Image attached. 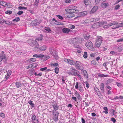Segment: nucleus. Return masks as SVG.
Wrapping results in <instances>:
<instances>
[{
  "label": "nucleus",
  "instance_id": "0eeeda50",
  "mask_svg": "<svg viewBox=\"0 0 123 123\" xmlns=\"http://www.w3.org/2000/svg\"><path fill=\"white\" fill-rule=\"evenodd\" d=\"M117 23L116 22H113L105 26L104 27L105 28H107L112 25H117Z\"/></svg>",
  "mask_w": 123,
  "mask_h": 123
},
{
  "label": "nucleus",
  "instance_id": "aec40b11",
  "mask_svg": "<svg viewBox=\"0 0 123 123\" xmlns=\"http://www.w3.org/2000/svg\"><path fill=\"white\" fill-rule=\"evenodd\" d=\"M84 74V76L86 78H88V76L87 73L86 72V71L85 70H83V71L82 72Z\"/></svg>",
  "mask_w": 123,
  "mask_h": 123
},
{
  "label": "nucleus",
  "instance_id": "338daca9",
  "mask_svg": "<svg viewBox=\"0 0 123 123\" xmlns=\"http://www.w3.org/2000/svg\"><path fill=\"white\" fill-rule=\"evenodd\" d=\"M91 64H93L94 65H95L96 63L95 61L93 60L91 62Z\"/></svg>",
  "mask_w": 123,
  "mask_h": 123
},
{
  "label": "nucleus",
  "instance_id": "9b49d317",
  "mask_svg": "<svg viewBox=\"0 0 123 123\" xmlns=\"http://www.w3.org/2000/svg\"><path fill=\"white\" fill-rule=\"evenodd\" d=\"M100 87V90L102 92L104 93L105 92L104 85L103 83H102L101 84Z\"/></svg>",
  "mask_w": 123,
  "mask_h": 123
},
{
  "label": "nucleus",
  "instance_id": "13d9d810",
  "mask_svg": "<svg viewBox=\"0 0 123 123\" xmlns=\"http://www.w3.org/2000/svg\"><path fill=\"white\" fill-rule=\"evenodd\" d=\"M111 120L114 123L116 122V120L114 118L112 117L111 118Z\"/></svg>",
  "mask_w": 123,
  "mask_h": 123
},
{
  "label": "nucleus",
  "instance_id": "bf43d9fd",
  "mask_svg": "<svg viewBox=\"0 0 123 123\" xmlns=\"http://www.w3.org/2000/svg\"><path fill=\"white\" fill-rule=\"evenodd\" d=\"M120 7L119 5H118L116 6L115 8L116 10H117Z\"/></svg>",
  "mask_w": 123,
  "mask_h": 123
},
{
  "label": "nucleus",
  "instance_id": "9d476101",
  "mask_svg": "<svg viewBox=\"0 0 123 123\" xmlns=\"http://www.w3.org/2000/svg\"><path fill=\"white\" fill-rule=\"evenodd\" d=\"M103 41L102 38L100 36L97 37L96 38V42H99V43H101Z\"/></svg>",
  "mask_w": 123,
  "mask_h": 123
},
{
  "label": "nucleus",
  "instance_id": "0e129e2a",
  "mask_svg": "<svg viewBox=\"0 0 123 123\" xmlns=\"http://www.w3.org/2000/svg\"><path fill=\"white\" fill-rule=\"evenodd\" d=\"M0 116L2 117H4L5 116V114L4 113H1L0 114Z\"/></svg>",
  "mask_w": 123,
  "mask_h": 123
},
{
  "label": "nucleus",
  "instance_id": "58836bf2",
  "mask_svg": "<svg viewBox=\"0 0 123 123\" xmlns=\"http://www.w3.org/2000/svg\"><path fill=\"white\" fill-rule=\"evenodd\" d=\"M6 5H7V7L10 8L12 7V5L10 3H7Z\"/></svg>",
  "mask_w": 123,
  "mask_h": 123
},
{
  "label": "nucleus",
  "instance_id": "4d7b16f0",
  "mask_svg": "<svg viewBox=\"0 0 123 123\" xmlns=\"http://www.w3.org/2000/svg\"><path fill=\"white\" fill-rule=\"evenodd\" d=\"M35 71L34 69H33L31 70V72H30L31 74V75H33L34 74V73L35 72Z\"/></svg>",
  "mask_w": 123,
  "mask_h": 123
},
{
  "label": "nucleus",
  "instance_id": "052dcab7",
  "mask_svg": "<svg viewBox=\"0 0 123 123\" xmlns=\"http://www.w3.org/2000/svg\"><path fill=\"white\" fill-rule=\"evenodd\" d=\"M49 66L50 67H51L53 68L54 67V63H51L50 64Z\"/></svg>",
  "mask_w": 123,
  "mask_h": 123
},
{
  "label": "nucleus",
  "instance_id": "4c0bfd02",
  "mask_svg": "<svg viewBox=\"0 0 123 123\" xmlns=\"http://www.w3.org/2000/svg\"><path fill=\"white\" fill-rule=\"evenodd\" d=\"M55 73L56 74H57L58 73L59 68L57 67L55 68L54 69Z\"/></svg>",
  "mask_w": 123,
  "mask_h": 123
},
{
  "label": "nucleus",
  "instance_id": "7ed1b4c3",
  "mask_svg": "<svg viewBox=\"0 0 123 123\" xmlns=\"http://www.w3.org/2000/svg\"><path fill=\"white\" fill-rule=\"evenodd\" d=\"M0 59H1V61L3 60V61H4L5 62H6V57L5 54H4V52L3 51L0 54Z\"/></svg>",
  "mask_w": 123,
  "mask_h": 123
},
{
  "label": "nucleus",
  "instance_id": "f257e3e1",
  "mask_svg": "<svg viewBox=\"0 0 123 123\" xmlns=\"http://www.w3.org/2000/svg\"><path fill=\"white\" fill-rule=\"evenodd\" d=\"M85 45L88 49L92 51L94 50L92 44L90 41H87L85 43Z\"/></svg>",
  "mask_w": 123,
  "mask_h": 123
},
{
  "label": "nucleus",
  "instance_id": "dca6fc26",
  "mask_svg": "<svg viewBox=\"0 0 123 123\" xmlns=\"http://www.w3.org/2000/svg\"><path fill=\"white\" fill-rule=\"evenodd\" d=\"M91 1V0H84V4L86 5H87L90 4Z\"/></svg>",
  "mask_w": 123,
  "mask_h": 123
},
{
  "label": "nucleus",
  "instance_id": "bb28decb",
  "mask_svg": "<svg viewBox=\"0 0 123 123\" xmlns=\"http://www.w3.org/2000/svg\"><path fill=\"white\" fill-rule=\"evenodd\" d=\"M75 48H77V52L79 53H80L81 52V48L80 47H75Z\"/></svg>",
  "mask_w": 123,
  "mask_h": 123
},
{
  "label": "nucleus",
  "instance_id": "20e7f679",
  "mask_svg": "<svg viewBox=\"0 0 123 123\" xmlns=\"http://www.w3.org/2000/svg\"><path fill=\"white\" fill-rule=\"evenodd\" d=\"M87 14V12L86 11H84L82 12H80L79 13L80 16L75 17V18H78L79 17H84Z\"/></svg>",
  "mask_w": 123,
  "mask_h": 123
},
{
  "label": "nucleus",
  "instance_id": "a19ab883",
  "mask_svg": "<svg viewBox=\"0 0 123 123\" xmlns=\"http://www.w3.org/2000/svg\"><path fill=\"white\" fill-rule=\"evenodd\" d=\"M49 49V51L50 53L51 54H53V52L54 51V50L51 47Z\"/></svg>",
  "mask_w": 123,
  "mask_h": 123
},
{
  "label": "nucleus",
  "instance_id": "f3484780",
  "mask_svg": "<svg viewBox=\"0 0 123 123\" xmlns=\"http://www.w3.org/2000/svg\"><path fill=\"white\" fill-rule=\"evenodd\" d=\"M58 114V112H57L56 113V114H55L54 115V121L55 122L57 121Z\"/></svg>",
  "mask_w": 123,
  "mask_h": 123
},
{
  "label": "nucleus",
  "instance_id": "f8f14e48",
  "mask_svg": "<svg viewBox=\"0 0 123 123\" xmlns=\"http://www.w3.org/2000/svg\"><path fill=\"white\" fill-rule=\"evenodd\" d=\"M62 31L64 33H67L69 32L70 31V29L67 28H64L62 29Z\"/></svg>",
  "mask_w": 123,
  "mask_h": 123
},
{
  "label": "nucleus",
  "instance_id": "2eb2a0df",
  "mask_svg": "<svg viewBox=\"0 0 123 123\" xmlns=\"http://www.w3.org/2000/svg\"><path fill=\"white\" fill-rule=\"evenodd\" d=\"M109 4L107 3L103 2L101 4V6L103 8H105L108 6Z\"/></svg>",
  "mask_w": 123,
  "mask_h": 123
},
{
  "label": "nucleus",
  "instance_id": "09e8293b",
  "mask_svg": "<svg viewBox=\"0 0 123 123\" xmlns=\"http://www.w3.org/2000/svg\"><path fill=\"white\" fill-rule=\"evenodd\" d=\"M77 69L79 70H81L82 72L83 71V68L82 67H81L80 66L79 67H78Z\"/></svg>",
  "mask_w": 123,
  "mask_h": 123
},
{
  "label": "nucleus",
  "instance_id": "a211bd4d",
  "mask_svg": "<svg viewBox=\"0 0 123 123\" xmlns=\"http://www.w3.org/2000/svg\"><path fill=\"white\" fill-rule=\"evenodd\" d=\"M43 30V31L45 32H46V31H47L48 32H49L51 31L50 28L48 27H45Z\"/></svg>",
  "mask_w": 123,
  "mask_h": 123
},
{
  "label": "nucleus",
  "instance_id": "e2e57ef3",
  "mask_svg": "<svg viewBox=\"0 0 123 123\" xmlns=\"http://www.w3.org/2000/svg\"><path fill=\"white\" fill-rule=\"evenodd\" d=\"M71 1V0H66L65 1V2L67 3H70Z\"/></svg>",
  "mask_w": 123,
  "mask_h": 123
},
{
  "label": "nucleus",
  "instance_id": "c03bdc74",
  "mask_svg": "<svg viewBox=\"0 0 123 123\" xmlns=\"http://www.w3.org/2000/svg\"><path fill=\"white\" fill-rule=\"evenodd\" d=\"M73 13H77L79 12V11L77 9H73Z\"/></svg>",
  "mask_w": 123,
  "mask_h": 123
},
{
  "label": "nucleus",
  "instance_id": "c9c22d12",
  "mask_svg": "<svg viewBox=\"0 0 123 123\" xmlns=\"http://www.w3.org/2000/svg\"><path fill=\"white\" fill-rule=\"evenodd\" d=\"M39 0H35V2L34 5L36 6H37L39 3Z\"/></svg>",
  "mask_w": 123,
  "mask_h": 123
},
{
  "label": "nucleus",
  "instance_id": "680f3d73",
  "mask_svg": "<svg viewBox=\"0 0 123 123\" xmlns=\"http://www.w3.org/2000/svg\"><path fill=\"white\" fill-rule=\"evenodd\" d=\"M123 41V38H120L117 40V42H120Z\"/></svg>",
  "mask_w": 123,
  "mask_h": 123
},
{
  "label": "nucleus",
  "instance_id": "79ce46f5",
  "mask_svg": "<svg viewBox=\"0 0 123 123\" xmlns=\"http://www.w3.org/2000/svg\"><path fill=\"white\" fill-rule=\"evenodd\" d=\"M104 109L105 110V111H103L106 114L108 113V109L106 107H104Z\"/></svg>",
  "mask_w": 123,
  "mask_h": 123
},
{
  "label": "nucleus",
  "instance_id": "864d4df0",
  "mask_svg": "<svg viewBox=\"0 0 123 123\" xmlns=\"http://www.w3.org/2000/svg\"><path fill=\"white\" fill-rule=\"evenodd\" d=\"M6 3V2L4 1H0V5L4 6V4Z\"/></svg>",
  "mask_w": 123,
  "mask_h": 123
},
{
  "label": "nucleus",
  "instance_id": "de8ad7c7",
  "mask_svg": "<svg viewBox=\"0 0 123 123\" xmlns=\"http://www.w3.org/2000/svg\"><path fill=\"white\" fill-rule=\"evenodd\" d=\"M23 13V12L22 11H19L17 13V14L19 15H20Z\"/></svg>",
  "mask_w": 123,
  "mask_h": 123
},
{
  "label": "nucleus",
  "instance_id": "a878e982",
  "mask_svg": "<svg viewBox=\"0 0 123 123\" xmlns=\"http://www.w3.org/2000/svg\"><path fill=\"white\" fill-rule=\"evenodd\" d=\"M123 50V48L122 46H120L117 49V50L119 52H121Z\"/></svg>",
  "mask_w": 123,
  "mask_h": 123
},
{
  "label": "nucleus",
  "instance_id": "8fccbe9b",
  "mask_svg": "<svg viewBox=\"0 0 123 123\" xmlns=\"http://www.w3.org/2000/svg\"><path fill=\"white\" fill-rule=\"evenodd\" d=\"M54 21H55V23H54V24H55L59 25L60 24V22H58L55 19Z\"/></svg>",
  "mask_w": 123,
  "mask_h": 123
},
{
  "label": "nucleus",
  "instance_id": "ea45409f",
  "mask_svg": "<svg viewBox=\"0 0 123 123\" xmlns=\"http://www.w3.org/2000/svg\"><path fill=\"white\" fill-rule=\"evenodd\" d=\"M15 85L17 88H19L20 86V82H17L15 83Z\"/></svg>",
  "mask_w": 123,
  "mask_h": 123
},
{
  "label": "nucleus",
  "instance_id": "69168bd1",
  "mask_svg": "<svg viewBox=\"0 0 123 123\" xmlns=\"http://www.w3.org/2000/svg\"><path fill=\"white\" fill-rule=\"evenodd\" d=\"M86 87H87V88H88L89 85V84L88 83V82H87L86 81Z\"/></svg>",
  "mask_w": 123,
  "mask_h": 123
},
{
  "label": "nucleus",
  "instance_id": "7c9ffc66",
  "mask_svg": "<svg viewBox=\"0 0 123 123\" xmlns=\"http://www.w3.org/2000/svg\"><path fill=\"white\" fill-rule=\"evenodd\" d=\"M18 9L20 10L24 9L25 10H27V7H25L23 6H19L18 7Z\"/></svg>",
  "mask_w": 123,
  "mask_h": 123
},
{
  "label": "nucleus",
  "instance_id": "4be33fe9",
  "mask_svg": "<svg viewBox=\"0 0 123 123\" xmlns=\"http://www.w3.org/2000/svg\"><path fill=\"white\" fill-rule=\"evenodd\" d=\"M3 23H5L8 25H10L12 24V22H9L7 20H3L2 22Z\"/></svg>",
  "mask_w": 123,
  "mask_h": 123
},
{
  "label": "nucleus",
  "instance_id": "a18cd8bd",
  "mask_svg": "<svg viewBox=\"0 0 123 123\" xmlns=\"http://www.w3.org/2000/svg\"><path fill=\"white\" fill-rule=\"evenodd\" d=\"M47 69V67H45L44 68H42L40 69V70L42 71H45Z\"/></svg>",
  "mask_w": 123,
  "mask_h": 123
},
{
  "label": "nucleus",
  "instance_id": "39448f33",
  "mask_svg": "<svg viewBox=\"0 0 123 123\" xmlns=\"http://www.w3.org/2000/svg\"><path fill=\"white\" fill-rule=\"evenodd\" d=\"M37 20H36L30 23V25L31 26L33 27L39 24V23L37 22Z\"/></svg>",
  "mask_w": 123,
  "mask_h": 123
},
{
  "label": "nucleus",
  "instance_id": "ddd939ff",
  "mask_svg": "<svg viewBox=\"0 0 123 123\" xmlns=\"http://www.w3.org/2000/svg\"><path fill=\"white\" fill-rule=\"evenodd\" d=\"M74 15L72 13H68L67 14V17L69 18H72L74 16Z\"/></svg>",
  "mask_w": 123,
  "mask_h": 123
},
{
  "label": "nucleus",
  "instance_id": "72a5a7b5",
  "mask_svg": "<svg viewBox=\"0 0 123 123\" xmlns=\"http://www.w3.org/2000/svg\"><path fill=\"white\" fill-rule=\"evenodd\" d=\"M12 13V11H11L8 10L6 11L5 12V13L6 14L10 15Z\"/></svg>",
  "mask_w": 123,
  "mask_h": 123
},
{
  "label": "nucleus",
  "instance_id": "774afa93",
  "mask_svg": "<svg viewBox=\"0 0 123 123\" xmlns=\"http://www.w3.org/2000/svg\"><path fill=\"white\" fill-rule=\"evenodd\" d=\"M104 74H98V76L100 77H103Z\"/></svg>",
  "mask_w": 123,
  "mask_h": 123
},
{
  "label": "nucleus",
  "instance_id": "6ab92c4d",
  "mask_svg": "<svg viewBox=\"0 0 123 123\" xmlns=\"http://www.w3.org/2000/svg\"><path fill=\"white\" fill-rule=\"evenodd\" d=\"M80 62L79 61H76V63L75 62V66L77 68L78 67H79L80 66Z\"/></svg>",
  "mask_w": 123,
  "mask_h": 123
},
{
  "label": "nucleus",
  "instance_id": "4468645a",
  "mask_svg": "<svg viewBox=\"0 0 123 123\" xmlns=\"http://www.w3.org/2000/svg\"><path fill=\"white\" fill-rule=\"evenodd\" d=\"M65 10L68 13H73V9H66Z\"/></svg>",
  "mask_w": 123,
  "mask_h": 123
},
{
  "label": "nucleus",
  "instance_id": "423d86ee",
  "mask_svg": "<svg viewBox=\"0 0 123 123\" xmlns=\"http://www.w3.org/2000/svg\"><path fill=\"white\" fill-rule=\"evenodd\" d=\"M31 119V122L33 123H36L34 122V121L36 120L37 123H38L39 121L38 119H37L35 115L33 114L32 115V117Z\"/></svg>",
  "mask_w": 123,
  "mask_h": 123
},
{
  "label": "nucleus",
  "instance_id": "37998d69",
  "mask_svg": "<svg viewBox=\"0 0 123 123\" xmlns=\"http://www.w3.org/2000/svg\"><path fill=\"white\" fill-rule=\"evenodd\" d=\"M58 108V106L56 104H54V110H57Z\"/></svg>",
  "mask_w": 123,
  "mask_h": 123
},
{
  "label": "nucleus",
  "instance_id": "3c124183",
  "mask_svg": "<svg viewBox=\"0 0 123 123\" xmlns=\"http://www.w3.org/2000/svg\"><path fill=\"white\" fill-rule=\"evenodd\" d=\"M38 58H42L44 57V55H43L39 54L38 55Z\"/></svg>",
  "mask_w": 123,
  "mask_h": 123
},
{
  "label": "nucleus",
  "instance_id": "c85d7f7f",
  "mask_svg": "<svg viewBox=\"0 0 123 123\" xmlns=\"http://www.w3.org/2000/svg\"><path fill=\"white\" fill-rule=\"evenodd\" d=\"M29 62L31 63L35 62L36 60V59L35 58H31L29 60Z\"/></svg>",
  "mask_w": 123,
  "mask_h": 123
},
{
  "label": "nucleus",
  "instance_id": "5fc2aeb1",
  "mask_svg": "<svg viewBox=\"0 0 123 123\" xmlns=\"http://www.w3.org/2000/svg\"><path fill=\"white\" fill-rule=\"evenodd\" d=\"M96 54L95 53H93L90 55V56L92 57H94L95 56Z\"/></svg>",
  "mask_w": 123,
  "mask_h": 123
},
{
  "label": "nucleus",
  "instance_id": "6e6d98bb",
  "mask_svg": "<svg viewBox=\"0 0 123 123\" xmlns=\"http://www.w3.org/2000/svg\"><path fill=\"white\" fill-rule=\"evenodd\" d=\"M101 0H95V3L96 4H98L99 3Z\"/></svg>",
  "mask_w": 123,
  "mask_h": 123
},
{
  "label": "nucleus",
  "instance_id": "e433bc0d",
  "mask_svg": "<svg viewBox=\"0 0 123 123\" xmlns=\"http://www.w3.org/2000/svg\"><path fill=\"white\" fill-rule=\"evenodd\" d=\"M83 56L85 58H86L87 57V54L86 52H84Z\"/></svg>",
  "mask_w": 123,
  "mask_h": 123
},
{
  "label": "nucleus",
  "instance_id": "5701e85b",
  "mask_svg": "<svg viewBox=\"0 0 123 123\" xmlns=\"http://www.w3.org/2000/svg\"><path fill=\"white\" fill-rule=\"evenodd\" d=\"M113 80L112 79H109L107 80L106 82L105 85H107L111 82Z\"/></svg>",
  "mask_w": 123,
  "mask_h": 123
},
{
  "label": "nucleus",
  "instance_id": "b1692460",
  "mask_svg": "<svg viewBox=\"0 0 123 123\" xmlns=\"http://www.w3.org/2000/svg\"><path fill=\"white\" fill-rule=\"evenodd\" d=\"M28 103L31 105L32 108H33L34 107V105L32 103L31 100H29L28 102Z\"/></svg>",
  "mask_w": 123,
  "mask_h": 123
},
{
  "label": "nucleus",
  "instance_id": "49530a36",
  "mask_svg": "<svg viewBox=\"0 0 123 123\" xmlns=\"http://www.w3.org/2000/svg\"><path fill=\"white\" fill-rule=\"evenodd\" d=\"M56 16L60 19L62 20L63 19V18L62 16H60L59 15H57Z\"/></svg>",
  "mask_w": 123,
  "mask_h": 123
},
{
  "label": "nucleus",
  "instance_id": "412c9836",
  "mask_svg": "<svg viewBox=\"0 0 123 123\" xmlns=\"http://www.w3.org/2000/svg\"><path fill=\"white\" fill-rule=\"evenodd\" d=\"M57 51L54 50V53L55 54V55H54V58H55L56 60H58L59 58L57 55Z\"/></svg>",
  "mask_w": 123,
  "mask_h": 123
},
{
  "label": "nucleus",
  "instance_id": "1a4fd4ad",
  "mask_svg": "<svg viewBox=\"0 0 123 123\" xmlns=\"http://www.w3.org/2000/svg\"><path fill=\"white\" fill-rule=\"evenodd\" d=\"M98 8L97 6H94L92 9L91 11L90 12V13L91 14L97 11Z\"/></svg>",
  "mask_w": 123,
  "mask_h": 123
},
{
  "label": "nucleus",
  "instance_id": "6e6552de",
  "mask_svg": "<svg viewBox=\"0 0 123 123\" xmlns=\"http://www.w3.org/2000/svg\"><path fill=\"white\" fill-rule=\"evenodd\" d=\"M39 49L41 51H43L46 49L47 47L46 45H43L39 47Z\"/></svg>",
  "mask_w": 123,
  "mask_h": 123
},
{
  "label": "nucleus",
  "instance_id": "f704fd0d",
  "mask_svg": "<svg viewBox=\"0 0 123 123\" xmlns=\"http://www.w3.org/2000/svg\"><path fill=\"white\" fill-rule=\"evenodd\" d=\"M20 20V18L19 17H17L15 19H13V21H16V22H18Z\"/></svg>",
  "mask_w": 123,
  "mask_h": 123
},
{
  "label": "nucleus",
  "instance_id": "2f4dec72",
  "mask_svg": "<svg viewBox=\"0 0 123 123\" xmlns=\"http://www.w3.org/2000/svg\"><path fill=\"white\" fill-rule=\"evenodd\" d=\"M117 27H116V28H119V27H123V23H120L118 24L117 23Z\"/></svg>",
  "mask_w": 123,
  "mask_h": 123
},
{
  "label": "nucleus",
  "instance_id": "cd10ccee",
  "mask_svg": "<svg viewBox=\"0 0 123 123\" xmlns=\"http://www.w3.org/2000/svg\"><path fill=\"white\" fill-rule=\"evenodd\" d=\"M97 120L96 118H92V120H91L90 121V120H88V121L90 123H94V121Z\"/></svg>",
  "mask_w": 123,
  "mask_h": 123
},
{
  "label": "nucleus",
  "instance_id": "603ef678",
  "mask_svg": "<svg viewBox=\"0 0 123 123\" xmlns=\"http://www.w3.org/2000/svg\"><path fill=\"white\" fill-rule=\"evenodd\" d=\"M94 90L96 92H98L99 91V89L97 87H94Z\"/></svg>",
  "mask_w": 123,
  "mask_h": 123
},
{
  "label": "nucleus",
  "instance_id": "473e14b6",
  "mask_svg": "<svg viewBox=\"0 0 123 123\" xmlns=\"http://www.w3.org/2000/svg\"><path fill=\"white\" fill-rule=\"evenodd\" d=\"M79 91L81 92H82L83 91V87L81 85H79Z\"/></svg>",
  "mask_w": 123,
  "mask_h": 123
},
{
  "label": "nucleus",
  "instance_id": "f03ea898",
  "mask_svg": "<svg viewBox=\"0 0 123 123\" xmlns=\"http://www.w3.org/2000/svg\"><path fill=\"white\" fill-rule=\"evenodd\" d=\"M31 43H30V45L35 48H37L39 47V45L35 41L31 40Z\"/></svg>",
  "mask_w": 123,
  "mask_h": 123
},
{
  "label": "nucleus",
  "instance_id": "c756f323",
  "mask_svg": "<svg viewBox=\"0 0 123 123\" xmlns=\"http://www.w3.org/2000/svg\"><path fill=\"white\" fill-rule=\"evenodd\" d=\"M101 43H99L96 42L95 43V45L97 47H99L100 46Z\"/></svg>",
  "mask_w": 123,
  "mask_h": 123
},
{
  "label": "nucleus",
  "instance_id": "393cba45",
  "mask_svg": "<svg viewBox=\"0 0 123 123\" xmlns=\"http://www.w3.org/2000/svg\"><path fill=\"white\" fill-rule=\"evenodd\" d=\"M68 63L71 65H74L75 64V62L73 60L69 59Z\"/></svg>",
  "mask_w": 123,
  "mask_h": 123
}]
</instances>
